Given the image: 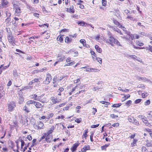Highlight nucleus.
Returning <instances> with one entry per match:
<instances>
[{"mask_svg": "<svg viewBox=\"0 0 152 152\" xmlns=\"http://www.w3.org/2000/svg\"><path fill=\"white\" fill-rule=\"evenodd\" d=\"M137 78L139 80H141L144 81H148L146 78L144 77H137Z\"/></svg>", "mask_w": 152, "mask_h": 152, "instance_id": "412c9836", "label": "nucleus"}, {"mask_svg": "<svg viewBox=\"0 0 152 152\" xmlns=\"http://www.w3.org/2000/svg\"><path fill=\"white\" fill-rule=\"evenodd\" d=\"M42 10L43 12H44L45 13H48V11L46 10V9L43 6L42 7Z\"/></svg>", "mask_w": 152, "mask_h": 152, "instance_id": "4d7b16f0", "label": "nucleus"}, {"mask_svg": "<svg viewBox=\"0 0 152 152\" xmlns=\"http://www.w3.org/2000/svg\"><path fill=\"white\" fill-rule=\"evenodd\" d=\"M44 95H42L40 96H37V97L35 99V100H37L38 101H39L41 102V98Z\"/></svg>", "mask_w": 152, "mask_h": 152, "instance_id": "c756f323", "label": "nucleus"}, {"mask_svg": "<svg viewBox=\"0 0 152 152\" xmlns=\"http://www.w3.org/2000/svg\"><path fill=\"white\" fill-rule=\"evenodd\" d=\"M54 130V129H50L47 132L45 133V134H46L47 136L49 135L50 134L52 133Z\"/></svg>", "mask_w": 152, "mask_h": 152, "instance_id": "473e14b6", "label": "nucleus"}, {"mask_svg": "<svg viewBox=\"0 0 152 152\" xmlns=\"http://www.w3.org/2000/svg\"><path fill=\"white\" fill-rule=\"evenodd\" d=\"M148 115L147 116L148 118L150 120L152 121V111H148Z\"/></svg>", "mask_w": 152, "mask_h": 152, "instance_id": "aec40b11", "label": "nucleus"}, {"mask_svg": "<svg viewBox=\"0 0 152 152\" xmlns=\"http://www.w3.org/2000/svg\"><path fill=\"white\" fill-rule=\"evenodd\" d=\"M90 149V147L89 145H87V146L84 147L81 150V151L82 152H86L87 150H88Z\"/></svg>", "mask_w": 152, "mask_h": 152, "instance_id": "6ab92c4d", "label": "nucleus"}, {"mask_svg": "<svg viewBox=\"0 0 152 152\" xmlns=\"http://www.w3.org/2000/svg\"><path fill=\"white\" fill-rule=\"evenodd\" d=\"M54 115V114L53 113H50L48 117L46 118L47 119H49L50 118L52 117Z\"/></svg>", "mask_w": 152, "mask_h": 152, "instance_id": "a18cd8bd", "label": "nucleus"}, {"mask_svg": "<svg viewBox=\"0 0 152 152\" xmlns=\"http://www.w3.org/2000/svg\"><path fill=\"white\" fill-rule=\"evenodd\" d=\"M146 145L148 147L152 146V141H151L150 142L147 143Z\"/></svg>", "mask_w": 152, "mask_h": 152, "instance_id": "5fc2aeb1", "label": "nucleus"}, {"mask_svg": "<svg viewBox=\"0 0 152 152\" xmlns=\"http://www.w3.org/2000/svg\"><path fill=\"white\" fill-rule=\"evenodd\" d=\"M121 37L124 39H125L126 40L129 41L130 43H131L132 41L130 40V39L132 40L134 38L136 39H138L139 38V36L137 34H134L132 35L131 34L130 32L127 33V35L126 36H121Z\"/></svg>", "mask_w": 152, "mask_h": 152, "instance_id": "f03ea898", "label": "nucleus"}, {"mask_svg": "<svg viewBox=\"0 0 152 152\" xmlns=\"http://www.w3.org/2000/svg\"><path fill=\"white\" fill-rule=\"evenodd\" d=\"M100 103L106 105H108V104H110V103H109L108 102H105L104 101H101L100 102Z\"/></svg>", "mask_w": 152, "mask_h": 152, "instance_id": "3c124183", "label": "nucleus"}, {"mask_svg": "<svg viewBox=\"0 0 152 152\" xmlns=\"http://www.w3.org/2000/svg\"><path fill=\"white\" fill-rule=\"evenodd\" d=\"M72 39L68 37H66L65 39V42L67 43H69L71 42Z\"/></svg>", "mask_w": 152, "mask_h": 152, "instance_id": "a878e982", "label": "nucleus"}, {"mask_svg": "<svg viewBox=\"0 0 152 152\" xmlns=\"http://www.w3.org/2000/svg\"><path fill=\"white\" fill-rule=\"evenodd\" d=\"M46 134H45V133L43 136L39 139V142L41 141L43 139L46 138Z\"/></svg>", "mask_w": 152, "mask_h": 152, "instance_id": "8fccbe9b", "label": "nucleus"}, {"mask_svg": "<svg viewBox=\"0 0 152 152\" xmlns=\"http://www.w3.org/2000/svg\"><path fill=\"white\" fill-rule=\"evenodd\" d=\"M37 129H40L44 128V126L43 122L41 121L39 122L38 123V126H37Z\"/></svg>", "mask_w": 152, "mask_h": 152, "instance_id": "9b49d317", "label": "nucleus"}, {"mask_svg": "<svg viewBox=\"0 0 152 152\" xmlns=\"http://www.w3.org/2000/svg\"><path fill=\"white\" fill-rule=\"evenodd\" d=\"M10 62L9 63V64L8 65L6 66H3V68H1V69H2L3 70H4L5 69H6L10 66Z\"/></svg>", "mask_w": 152, "mask_h": 152, "instance_id": "13d9d810", "label": "nucleus"}, {"mask_svg": "<svg viewBox=\"0 0 152 152\" xmlns=\"http://www.w3.org/2000/svg\"><path fill=\"white\" fill-rule=\"evenodd\" d=\"M75 62L74 61H73L70 62H69V63H68L67 64H65L64 66H66L72 65L75 64Z\"/></svg>", "mask_w": 152, "mask_h": 152, "instance_id": "2f4dec72", "label": "nucleus"}, {"mask_svg": "<svg viewBox=\"0 0 152 152\" xmlns=\"http://www.w3.org/2000/svg\"><path fill=\"white\" fill-rule=\"evenodd\" d=\"M95 48L96 51L99 53H101L102 51V49L97 45H95Z\"/></svg>", "mask_w": 152, "mask_h": 152, "instance_id": "5701e85b", "label": "nucleus"}, {"mask_svg": "<svg viewBox=\"0 0 152 152\" xmlns=\"http://www.w3.org/2000/svg\"><path fill=\"white\" fill-rule=\"evenodd\" d=\"M78 24L80 25V26H88V24L86 23H85L83 21H81L77 23Z\"/></svg>", "mask_w": 152, "mask_h": 152, "instance_id": "393cba45", "label": "nucleus"}, {"mask_svg": "<svg viewBox=\"0 0 152 152\" xmlns=\"http://www.w3.org/2000/svg\"><path fill=\"white\" fill-rule=\"evenodd\" d=\"M52 79V77L50 74H48L46 75V78L44 81L45 83L46 84H48L50 82Z\"/></svg>", "mask_w": 152, "mask_h": 152, "instance_id": "423d86ee", "label": "nucleus"}, {"mask_svg": "<svg viewBox=\"0 0 152 152\" xmlns=\"http://www.w3.org/2000/svg\"><path fill=\"white\" fill-rule=\"evenodd\" d=\"M121 104H122L121 103L114 104L112 106V107H119L121 105Z\"/></svg>", "mask_w": 152, "mask_h": 152, "instance_id": "bb28decb", "label": "nucleus"}, {"mask_svg": "<svg viewBox=\"0 0 152 152\" xmlns=\"http://www.w3.org/2000/svg\"><path fill=\"white\" fill-rule=\"evenodd\" d=\"M95 39L98 41H99V40H100L101 38L99 35H98L96 36L95 37Z\"/></svg>", "mask_w": 152, "mask_h": 152, "instance_id": "ea45409f", "label": "nucleus"}, {"mask_svg": "<svg viewBox=\"0 0 152 152\" xmlns=\"http://www.w3.org/2000/svg\"><path fill=\"white\" fill-rule=\"evenodd\" d=\"M23 110L27 113L29 112V110L26 106H24L23 107Z\"/></svg>", "mask_w": 152, "mask_h": 152, "instance_id": "4c0bfd02", "label": "nucleus"}, {"mask_svg": "<svg viewBox=\"0 0 152 152\" xmlns=\"http://www.w3.org/2000/svg\"><path fill=\"white\" fill-rule=\"evenodd\" d=\"M130 97V95L129 94L125 95L124 97L122 98V102H124L128 98Z\"/></svg>", "mask_w": 152, "mask_h": 152, "instance_id": "b1692460", "label": "nucleus"}, {"mask_svg": "<svg viewBox=\"0 0 152 152\" xmlns=\"http://www.w3.org/2000/svg\"><path fill=\"white\" fill-rule=\"evenodd\" d=\"M36 102L32 100H29V101H28L26 102V104H35V103Z\"/></svg>", "mask_w": 152, "mask_h": 152, "instance_id": "c85d7f7f", "label": "nucleus"}, {"mask_svg": "<svg viewBox=\"0 0 152 152\" xmlns=\"http://www.w3.org/2000/svg\"><path fill=\"white\" fill-rule=\"evenodd\" d=\"M80 42L83 45L84 47H85L87 48H88L89 47V46L86 44V41L85 39H80Z\"/></svg>", "mask_w": 152, "mask_h": 152, "instance_id": "4468645a", "label": "nucleus"}, {"mask_svg": "<svg viewBox=\"0 0 152 152\" xmlns=\"http://www.w3.org/2000/svg\"><path fill=\"white\" fill-rule=\"evenodd\" d=\"M119 125V124L118 123L113 124L112 126L113 127H117Z\"/></svg>", "mask_w": 152, "mask_h": 152, "instance_id": "338daca9", "label": "nucleus"}, {"mask_svg": "<svg viewBox=\"0 0 152 152\" xmlns=\"http://www.w3.org/2000/svg\"><path fill=\"white\" fill-rule=\"evenodd\" d=\"M66 11L69 12L74 13L75 11L74 9V7L73 5L69 7V8H67Z\"/></svg>", "mask_w": 152, "mask_h": 152, "instance_id": "f8f14e48", "label": "nucleus"}, {"mask_svg": "<svg viewBox=\"0 0 152 152\" xmlns=\"http://www.w3.org/2000/svg\"><path fill=\"white\" fill-rule=\"evenodd\" d=\"M65 56L63 55L58 54L57 56L58 61L59 62L62 61L65 58Z\"/></svg>", "mask_w": 152, "mask_h": 152, "instance_id": "1a4fd4ad", "label": "nucleus"}, {"mask_svg": "<svg viewBox=\"0 0 152 152\" xmlns=\"http://www.w3.org/2000/svg\"><path fill=\"white\" fill-rule=\"evenodd\" d=\"M113 22L115 25H117L119 28H121L122 27V25L120 24V23L116 20L113 19Z\"/></svg>", "mask_w": 152, "mask_h": 152, "instance_id": "dca6fc26", "label": "nucleus"}, {"mask_svg": "<svg viewBox=\"0 0 152 152\" xmlns=\"http://www.w3.org/2000/svg\"><path fill=\"white\" fill-rule=\"evenodd\" d=\"M79 143H75L73 145V146L71 148L70 150L72 152H74L76 150L77 148L79 145Z\"/></svg>", "mask_w": 152, "mask_h": 152, "instance_id": "9d476101", "label": "nucleus"}, {"mask_svg": "<svg viewBox=\"0 0 152 152\" xmlns=\"http://www.w3.org/2000/svg\"><path fill=\"white\" fill-rule=\"evenodd\" d=\"M6 16L7 18H10V17L11 16V14L10 12H9L6 11Z\"/></svg>", "mask_w": 152, "mask_h": 152, "instance_id": "37998d69", "label": "nucleus"}, {"mask_svg": "<svg viewBox=\"0 0 152 152\" xmlns=\"http://www.w3.org/2000/svg\"><path fill=\"white\" fill-rule=\"evenodd\" d=\"M150 103V101L148 100H147L145 103V105H148Z\"/></svg>", "mask_w": 152, "mask_h": 152, "instance_id": "bf43d9fd", "label": "nucleus"}, {"mask_svg": "<svg viewBox=\"0 0 152 152\" xmlns=\"http://www.w3.org/2000/svg\"><path fill=\"white\" fill-rule=\"evenodd\" d=\"M39 79L35 78L33 80H32L31 82H30L29 83V85H32V84L37 83H39Z\"/></svg>", "mask_w": 152, "mask_h": 152, "instance_id": "2eb2a0df", "label": "nucleus"}, {"mask_svg": "<svg viewBox=\"0 0 152 152\" xmlns=\"http://www.w3.org/2000/svg\"><path fill=\"white\" fill-rule=\"evenodd\" d=\"M63 36L60 35L57 38V40L58 41H59L60 42H61L63 40Z\"/></svg>", "mask_w": 152, "mask_h": 152, "instance_id": "4be33fe9", "label": "nucleus"}, {"mask_svg": "<svg viewBox=\"0 0 152 152\" xmlns=\"http://www.w3.org/2000/svg\"><path fill=\"white\" fill-rule=\"evenodd\" d=\"M75 121L77 123H80L82 121V119L81 118H76L75 120Z\"/></svg>", "mask_w": 152, "mask_h": 152, "instance_id": "e433bc0d", "label": "nucleus"}, {"mask_svg": "<svg viewBox=\"0 0 152 152\" xmlns=\"http://www.w3.org/2000/svg\"><path fill=\"white\" fill-rule=\"evenodd\" d=\"M8 2L7 1V0H2L1 4L2 6L4 7H6L8 6Z\"/></svg>", "mask_w": 152, "mask_h": 152, "instance_id": "ddd939ff", "label": "nucleus"}, {"mask_svg": "<svg viewBox=\"0 0 152 152\" xmlns=\"http://www.w3.org/2000/svg\"><path fill=\"white\" fill-rule=\"evenodd\" d=\"M109 145V144L105 145L102 146L101 147V149L102 150H105L106 148Z\"/></svg>", "mask_w": 152, "mask_h": 152, "instance_id": "c9c22d12", "label": "nucleus"}, {"mask_svg": "<svg viewBox=\"0 0 152 152\" xmlns=\"http://www.w3.org/2000/svg\"><path fill=\"white\" fill-rule=\"evenodd\" d=\"M108 39H105L104 40L105 42L106 43H109L112 46H114V44L117 45H118L121 46L120 43L118 41L112 37V35L110 34L109 35Z\"/></svg>", "mask_w": 152, "mask_h": 152, "instance_id": "f257e3e1", "label": "nucleus"}, {"mask_svg": "<svg viewBox=\"0 0 152 152\" xmlns=\"http://www.w3.org/2000/svg\"><path fill=\"white\" fill-rule=\"evenodd\" d=\"M52 136L49 135L48 136H46L45 140H44V141H42V142H45V141H46L48 143H49L51 142L52 139Z\"/></svg>", "mask_w": 152, "mask_h": 152, "instance_id": "6e6552de", "label": "nucleus"}, {"mask_svg": "<svg viewBox=\"0 0 152 152\" xmlns=\"http://www.w3.org/2000/svg\"><path fill=\"white\" fill-rule=\"evenodd\" d=\"M12 24L15 27H17V24L15 21H12Z\"/></svg>", "mask_w": 152, "mask_h": 152, "instance_id": "e2e57ef3", "label": "nucleus"}, {"mask_svg": "<svg viewBox=\"0 0 152 152\" xmlns=\"http://www.w3.org/2000/svg\"><path fill=\"white\" fill-rule=\"evenodd\" d=\"M7 38L9 42L11 44H15V39L12 36L11 33H10L8 34L7 36Z\"/></svg>", "mask_w": 152, "mask_h": 152, "instance_id": "39448f33", "label": "nucleus"}, {"mask_svg": "<svg viewBox=\"0 0 152 152\" xmlns=\"http://www.w3.org/2000/svg\"><path fill=\"white\" fill-rule=\"evenodd\" d=\"M48 100L46 98H43L41 99V102L42 103L47 102H48Z\"/></svg>", "mask_w": 152, "mask_h": 152, "instance_id": "f704fd0d", "label": "nucleus"}, {"mask_svg": "<svg viewBox=\"0 0 152 152\" xmlns=\"http://www.w3.org/2000/svg\"><path fill=\"white\" fill-rule=\"evenodd\" d=\"M37 95L36 94L31 95L30 96V98L32 99H34L35 100V99L37 97Z\"/></svg>", "mask_w": 152, "mask_h": 152, "instance_id": "58836bf2", "label": "nucleus"}, {"mask_svg": "<svg viewBox=\"0 0 152 152\" xmlns=\"http://www.w3.org/2000/svg\"><path fill=\"white\" fill-rule=\"evenodd\" d=\"M96 60H97L100 64H101L102 63V59L101 58L96 57Z\"/></svg>", "mask_w": 152, "mask_h": 152, "instance_id": "09e8293b", "label": "nucleus"}, {"mask_svg": "<svg viewBox=\"0 0 152 152\" xmlns=\"http://www.w3.org/2000/svg\"><path fill=\"white\" fill-rule=\"evenodd\" d=\"M129 57L133 59H136V58H137V57L134 55H130Z\"/></svg>", "mask_w": 152, "mask_h": 152, "instance_id": "de8ad7c7", "label": "nucleus"}, {"mask_svg": "<svg viewBox=\"0 0 152 152\" xmlns=\"http://www.w3.org/2000/svg\"><path fill=\"white\" fill-rule=\"evenodd\" d=\"M128 120L129 122L132 123L137 126L140 125L139 122L134 118L131 116H129Z\"/></svg>", "mask_w": 152, "mask_h": 152, "instance_id": "20e7f679", "label": "nucleus"}, {"mask_svg": "<svg viewBox=\"0 0 152 152\" xmlns=\"http://www.w3.org/2000/svg\"><path fill=\"white\" fill-rule=\"evenodd\" d=\"M144 131H145L147 132H149V133L152 132V130L149 129H144Z\"/></svg>", "mask_w": 152, "mask_h": 152, "instance_id": "0e129e2a", "label": "nucleus"}, {"mask_svg": "<svg viewBox=\"0 0 152 152\" xmlns=\"http://www.w3.org/2000/svg\"><path fill=\"white\" fill-rule=\"evenodd\" d=\"M132 103V101L129 100L127 101L126 103V105L127 106H129Z\"/></svg>", "mask_w": 152, "mask_h": 152, "instance_id": "79ce46f5", "label": "nucleus"}, {"mask_svg": "<svg viewBox=\"0 0 152 152\" xmlns=\"http://www.w3.org/2000/svg\"><path fill=\"white\" fill-rule=\"evenodd\" d=\"M124 12L127 15H129L130 14L129 11L128 10H124Z\"/></svg>", "mask_w": 152, "mask_h": 152, "instance_id": "69168bd1", "label": "nucleus"}, {"mask_svg": "<svg viewBox=\"0 0 152 152\" xmlns=\"http://www.w3.org/2000/svg\"><path fill=\"white\" fill-rule=\"evenodd\" d=\"M142 152H148V151L146 148L144 146L142 147Z\"/></svg>", "mask_w": 152, "mask_h": 152, "instance_id": "49530a36", "label": "nucleus"}, {"mask_svg": "<svg viewBox=\"0 0 152 152\" xmlns=\"http://www.w3.org/2000/svg\"><path fill=\"white\" fill-rule=\"evenodd\" d=\"M99 124L96 125H93L91 126V127L92 128H95L98 127L99 126Z\"/></svg>", "mask_w": 152, "mask_h": 152, "instance_id": "864d4df0", "label": "nucleus"}, {"mask_svg": "<svg viewBox=\"0 0 152 152\" xmlns=\"http://www.w3.org/2000/svg\"><path fill=\"white\" fill-rule=\"evenodd\" d=\"M11 20L10 18H6L5 20V22L6 23V25L7 26H8L9 24V22Z\"/></svg>", "mask_w": 152, "mask_h": 152, "instance_id": "7c9ffc66", "label": "nucleus"}, {"mask_svg": "<svg viewBox=\"0 0 152 152\" xmlns=\"http://www.w3.org/2000/svg\"><path fill=\"white\" fill-rule=\"evenodd\" d=\"M8 111L9 112L13 111L16 106L15 103L13 101H8L7 103Z\"/></svg>", "mask_w": 152, "mask_h": 152, "instance_id": "7ed1b4c3", "label": "nucleus"}, {"mask_svg": "<svg viewBox=\"0 0 152 152\" xmlns=\"http://www.w3.org/2000/svg\"><path fill=\"white\" fill-rule=\"evenodd\" d=\"M116 31L118 33H119L120 35H123L122 33L121 32V31H120V29H119L118 28H117L116 29Z\"/></svg>", "mask_w": 152, "mask_h": 152, "instance_id": "052dcab7", "label": "nucleus"}, {"mask_svg": "<svg viewBox=\"0 0 152 152\" xmlns=\"http://www.w3.org/2000/svg\"><path fill=\"white\" fill-rule=\"evenodd\" d=\"M141 101V99H138L135 100L134 101V103L135 104H138L140 103Z\"/></svg>", "mask_w": 152, "mask_h": 152, "instance_id": "6e6d98bb", "label": "nucleus"}, {"mask_svg": "<svg viewBox=\"0 0 152 152\" xmlns=\"http://www.w3.org/2000/svg\"><path fill=\"white\" fill-rule=\"evenodd\" d=\"M126 18H129L130 20H134V18L133 17H132L131 16H129L128 15Z\"/></svg>", "mask_w": 152, "mask_h": 152, "instance_id": "680f3d73", "label": "nucleus"}, {"mask_svg": "<svg viewBox=\"0 0 152 152\" xmlns=\"http://www.w3.org/2000/svg\"><path fill=\"white\" fill-rule=\"evenodd\" d=\"M12 3L13 4V8L15 9V8H17L19 7L18 5L19 4V3Z\"/></svg>", "mask_w": 152, "mask_h": 152, "instance_id": "72a5a7b5", "label": "nucleus"}, {"mask_svg": "<svg viewBox=\"0 0 152 152\" xmlns=\"http://www.w3.org/2000/svg\"><path fill=\"white\" fill-rule=\"evenodd\" d=\"M15 14H18L20 13L21 10L19 7L17 8H15Z\"/></svg>", "mask_w": 152, "mask_h": 152, "instance_id": "cd10ccee", "label": "nucleus"}, {"mask_svg": "<svg viewBox=\"0 0 152 152\" xmlns=\"http://www.w3.org/2000/svg\"><path fill=\"white\" fill-rule=\"evenodd\" d=\"M34 105L37 108H40L43 107V105L41 103L38 102H36Z\"/></svg>", "mask_w": 152, "mask_h": 152, "instance_id": "a211bd4d", "label": "nucleus"}, {"mask_svg": "<svg viewBox=\"0 0 152 152\" xmlns=\"http://www.w3.org/2000/svg\"><path fill=\"white\" fill-rule=\"evenodd\" d=\"M50 100L52 101L53 104L58 103L60 102L61 99L58 100L56 97L53 96L50 98Z\"/></svg>", "mask_w": 152, "mask_h": 152, "instance_id": "0eeeda50", "label": "nucleus"}, {"mask_svg": "<svg viewBox=\"0 0 152 152\" xmlns=\"http://www.w3.org/2000/svg\"><path fill=\"white\" fill-rule=\"evenodd\" d=\"M24 101L23 96H20L18 100V103L19 104H23Z\"/></svg>", "mask_w": 152, "mask_h": 152, "instance_id": "f3484780", "label": "nucleus"}, {"mask_svg": "<svg viewBox=\"0 0 152 152\" xmlns=\"http://www.w3.org/2000/svg\"><path fill=\"white\" fill-rule=\"evenodd\" d=\"M106 0H102V4L103 6H106Z\"/></svg>", "mask_w": 152, "mask_h": 152, "instance_id": "a19ab883", "label": "nucleus"}, {"mask_svg": "<svg viewBox=\"0 0 152 152\" xmlns=\"http://www.w3.org/2000/svg\"><path fill=\"white\" fill-rule=\"evenodd\" d=\"M147 50H148L150 51L152 53V46L149 45V47H146Z\"/></svg>", "mask_w": 152, "mask_h": 152, "instance_id": "603ef678", "label": "nucleus"}, {"mask_svg": "<svg viewBox=\"0 0 152 152\" xmlns=\"http://www.w3.org/2000/svg\"><path fill=\"white\" fill-rule=\"evenodd\" d=\"M64 118V116L63 115H61V116H59L57 117L56 118V119H63Z\"/></svg>", "mask_w": 152, "mask_h": 152, "instance_id": "774afa93", "label": "nucleus"}, {"mask_svg": "<svg viewBox=\"0 0 152 152\" xmlns=\"http://www.w3.org/2000/svg\"><path fill=\"white\" fill-rule=\"evenodd\" d=\"M137 141L135 140H134L133 142L131 143V145L132 147H133L135 146L136 144Z\"/></svg>", "mask_w": 152, "mask_h": 152, "instance_id": "c03bdc74", "label": "nucleus"}]
</instances>
